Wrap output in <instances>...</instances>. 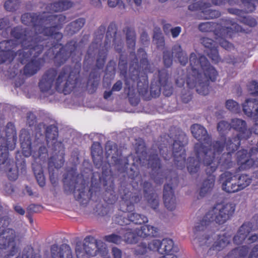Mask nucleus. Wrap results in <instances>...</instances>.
<instances>
[{
    "label": "nucleus",
    "mask_w": 258,
    "mask_h": 258,
    "mask_svg": "<svg viewBox=\"0 0 258 258\" xmlns=\"http://www.w3.org/2000/svg\"><path fill=\"white\" fill-rule=\"evenodd\" d=\"M137 231L138 229H134L132 228H122L119 231V233L122 235L124 242L132 244L137 241Z\"/></svg>",
    "instance_id": "obj_36"
},
{
    "label": "nucleus",
    "mask_w": 258,
    "mask_h": 258,
    "mask_svg": "<svg viewBox=\"0 0 258 258\" xmlns=\"http://www.w3.org/2000/svg\"><path fill=\"white\" fill-rule=\"evenodd\" d=\"M130 56L133 57V58L131 60L130 63L129 69L130 68L131 64L134 60L135 58L136 57L138 59V64H140V61L139 62V59L136 55L135 52L134 51H132L130 53ZM118 69L120 71V75L123 76L124 78V82H125L126 79H128L130 80V83L133 82V80L131 78V74L129 71V78L127 77V57L124 56L122 54H120V57L118 61Z\"/></svg>",
    "instance_id": "obj_27"
},
{
    "label": "nucleus",
    "mask_w": 258,
    "mask_h": 258,
    "mask_svg": "<svg viewBox=\"0 0 258 258\" xmlns=\"http://www.w3.org/2000/svg\"><path fill=\"white\" fill-rule=\"evenodd\" d=\"M161 244L160 254L163 255L164 258H177L174 253L178 251V247L174 245L172 239L164 238L161 241Z\"/></svg>",
    "instance_id": "obj_26"
},
{
    "label": "nucleus",
    "mask_w": 258,
    "mask_h": 258,
    "mask_svg": "<svg viewBox=\"0 0 258 258\" xmlns=\"http://www.w3.org/2000/svg\"><path fill=\"white\" fill-rule=\"evenodd\" d=\"M200 31L204 32H213L219 45L225 50L230 51L234 49L231 43L226 38H232L239 32L247 33L242 27L229 18H222L219 23L207 22L199 25Z\"/></svg>",
    "instance_id": "obj_8"
},
{
    "label": "nucleus",
    "mask_w": 258,
    "mask_h": 258,
    "mask_svg": "<svg viewBox=\"0 0 258 258\" xmlns=\"http://www.w3.org/2000/svg\"><path fill=\"white\" fill-rule=\"evenodd\" d=\"M235 210V206L232 203L217 204L195 226L194 229V234L197 235L198 232L204 231L207 226L212 222H215L218 224L225 223L232 217Z\"/></svg>",
    "instance_id": "obj_12"
},
{
    "label": "nucleus",
    "mask_w": 258,
    "mask_h": 258,
    "mask_svg": "<svg viewBox=\"0 0 258 258\" xmlns=\"http://www.w3.org/2000/svg\"><path fill=\"white\" fill-rule=\"evenodd\" d=\"M27 121L30 126H33L36 122V117L32 112H29L27 113Z\"/></svg>",
    "instance_id": "obj_60"
},
{
    "label": "nucleus",
    "mask_w": 258,
    "mask_h": 258,
    "mask_svg": "<svg viewBox=\"0 0 258 258\" xmlns=\"http://www.w3.org/2000/svg\"><path fill=\"white\" fill-rule=\"evenodd\" d=\"M251 178L248 175L242 174L237 178V184L240 190H241L248 186L251 182Z\"/></svg>",
    "instance_id": "obj_49"
},
{
    "label": "nucleus",
    "mask_w": 258,
    "mask_h": 258,
    "mask_svg": "<svg viewBox=\"0 0 258 258\" xmlns=\"http://www.w3.org/2000/svg\"><path fill=\"white\" fill-rule=\"evenodd\" d=\"M122 82L121 80H118L113 85L112 87V91L114 92H119L122 88Z\"/></svg>",
    "instance_id": "obj_63"
},
{
    "label": "nucleus",
    "mask_w": 258,
    "mask_h": 258,
    "mask_svg": "<svg viewBox=\"0 0 258 258\" xmlns=\"http://www.w3.org/2000/svg\"><path fill=\"white\" fill-rule=\"evenodd\" d=\"M64 154L60 156V158L58 161H56L54 156L51 157L48 163V169L49 174V179L52 184H54L57 181V175L55 174L54 169H58L61 167L64 162Z\"/></svg>",
    "instance_id": "obj_28"
},
{
    "label": "nucleus",
    "mask_w": 258,
    "mask_h": 258,
    "mask_svg": "<svg viewBox=\"0 0 258 258\" xmlns=\"http://www.w3.org/2000/svg\"><path fill=\"white\" fill-rule=\"evenodd\" d=\"M191 132L194 137L199 142L195 144L194 151L196 157H189L187 159L186 167L188 172L191 175L197 173L200 169V162L199 158L202 156L198 154L196 150L197 144L202 145L203 147L202 150L208 151L213 147L212 137L207 132V130L202 125L199 124H194L191 126Z\"/></svg>",
    "instance_id": "obj_11"
},
{
    "label": "nucleus",
    "mask_w": 258,
    "mask_h": 258,
    "mask_svg": "<svg viewBox=\"0 0 258 258\" xmlns=\"http://www.w3.org/2000/svg\"><path fill=\"white\" fill-rule=\"evenodd\" d=\"M173 56L183 66H185L188 62L187 53L182 50L179 44H176L172 47L171 53L169 50L163 51V62L166 68L172 66ZM189 61L191 70L188 72L186 79L187 86L190 89L196 88L197 92L200 95L208 94L210 83L216 81L218 76V71L204 55L198 58L196 54L192 52L190 54Z\"/></svg>",
    "instance_id": "obj_4"
},
{
    "label": "nucleus",
    "mask_w": 258,
    "mask_h": 258,
    "mask_svg": "<svg viewBox=\"0 0 258 258\" xmlns=\"http://www.w3.org/2000/svg\"><path fill=\"white\" fill-rule=\"evenodd\" d=\"M153 41L155 42L158 48H162L165 45L164 38L162 35L161 29L155 27L154 30Z\"/></svg>",
    "instance_id": "obj_44"
},
{
    "label": "nucleus",
    "mask_w": 258,
    "mask_h": 258,
    "mask_svg": "<svg viewBox=\"0 0 258 258\" xmlns=\"http://www.w3.org/2000/svg\"><path fill=\"white\" fill-rule=\"evenodd\" d=\"M236 156L237 162L240 170L248 169L254 164V161L249 158L246 150L238 151L236 153Z\"/></svg>",
    "instance_id": "obj_30"
},
{
    "label": "nucleus",
    "mask_w": 258,
    "mask_h": 258,
    "mask_svg": "<svg viewBox=\"0 0 258 258\" xmlns=\"http://www.w3.org/2000/svg\"><path fill=\"white\" fill-rule=\"evenodd\" d=\"M249 248L242 245L231 250L224 258H244L247 254Z\"/></svg>",
    "instance_id": "obj_40"
},
{
    "label": "nucleus",
    "mask_w": 258,
    "mask_h": 258,
    "mask_svg": "<svg viewBox=\"0 0 258 258\" xmlns=\"http://www.w3.org/2000/svg\"><path fill=\"white\" fill-rule=\"evenodd\" d=\"M231 128L237 131L238 134L236 136H238L244 140L249 139L251 135L252 131L250 129L247 128L246 122L241 119L234 118L231 121Z\"/></svg>",
    "instance_id": "obj_24"
},
{
    "label": "nucleus",
    "mask_w": 258,
    "mask_h": 258,
    "mask_svg": "<svg viewBox=\"0 0 258 258\" xmlns=\"http://www.w3.org/2000/svg\"><path fill=\"white\" fill-rule=\"evenodd\" d=\"M129 178L132 179L130 187H121L120 194L121 200L119 202V210L120 214H116L112 218V223L122 226L135 224H142L148 222V218L141 214L133 212L134 204L139 203L142 199L141 189H138L139 182L141 180L139 170H134L131 168L127 173Z\"/></svg>",
    "instance_id": "obj_5"
},
{
    "label": "nucleus",
    "mask_w": 258,
    "mask_h": 258,
    "mask_svg": "<svg viewBox=\"0 0 258 258\" xmlns=\"http://www.w3.org/2000/svg\"><path fill=\"white\" fill-rule=\"evenodd\" d=\"M14 58V57L8 54L0 51V64L4 63L6 61L12 62Z\"/></svg>",
    "instance_id": "obj_59"
},
{
    "label": "nucleus",
    "mask_w": 258,
    "mask_h": 258,
    "mask_svg": "<svg viewBox=\"0 0 258 258\" xmlns=\"http://www.w3.org/2000/svg\"><path fill=\"white\" fill-rule=\"evenodd\" d=\"M106 30V26L101 25L95 33L94 39L90 45L84 61V65L91 66L93 64L95 52L101 46L102 40Z\"/></svg>",
    "instance_id": "obj_19"
},
{
    "label": "nucleus",
    "mask_w": 258,
    "mask_h": 258,
    "mask_svg": "<svg viewBox=\"0 0 258 258\" xmlns=\"http://www.w3.org/2000/svg\"><path fill=\"white\" fill-rule=\"evenodd\" d=\"M19 137L22 153L25 157H28L32 155L35 159H42L47 156V149L45 146H40L37 152L33 150L30 134L26 129L23 128L21 130Z\"/></svg>",
    "instance_id": "obj_15"
},
{
    "label": "nucleus",
    "mask_w": 258,
    "mask_h": 258,
    "mask_svg": "<svg viewBox=\"0 0 258 258\" xmlns=\"http://www.w3.org/2000/svg\"><path fill=\"white\" fill-rule=\"evenodd\" d=\"M226 107L229 110L235 112H238L240 106L238 103L232 99H229L226 102Z\"/></svg>",
    "instance_id": "obj_55"
},
{
    "label": "nucleus",
    "mask_w": 258,
    "mask_h": 258,
    "mask_svg": "<svg viewBox=\"0 0 258 258\" xmlns=\"http://www.w3.org/2000/svg\"><path fill=\"white\" fill-rule=\"evenodd\" d=\"M45 137L47 142L50 141H55L54 142V147H55V144H59L60 146L63 148L61 142H57V139L58 137V127L54 124H50L45 128Z\"/></svg>",
    "instance_id": "obj_35"
},
{
    "label": "nucleus",
    "mask_w": 258,
    "mask_h": 258,
    "mask_svg": "<svg viewBox=\"0 0 258 258\" xmlns=\"http://www.w3.org/2000/svg\"><path fill=\"white\" fill-rule=\"evenodd\" d=\"M85 19L79 18L67 25L65 28V32L68 35L72 36L78 32L84 26Z\"/></svg>",
    "instance_id": "obj_37"
},
{
    "label": "nucleus",
    "mask_w": 258,
    "mask_h": 258,
    "mask_svg": "<svg viewBox=\"0 0 258 258\" xmlns=\"http://www.w3.org/2000/svg\"><path fill=\"white\" fill-rule=\"evenodd\" d=\"M66 20V17L63 15L49 14L46 12L42 13H27L21 16L22 23L32 27L36 31L32 35V32L27 29L31 37L38 36L45 41L44 48L47 46L48 40L43 38L38 34H42L50 37L51 46L47 51V54L48 55L49 51L52 52V59L54 65L57 67L64 64L71 56L73 58L79 47V43L75 39L68 41L64 45L60 43L63 35L59 31L67 22Z\"/></svg>",
    "instance_id": "obj_2"
},
{
    "label": "nucleus",
    "mask_w": 258,
    "mask_h": 258,
    "mask_svg": "<svg viewBox=\"0 0 258 258\" xmlns=\"http://www.w3.org/2000/svg\"><path fill=\"white\" fill-rule=\"evenodd\" d=\"M118 234L112 233L109 235H105L103 237V239L108 243H114L116 245L121 244L123 241V237L121 234L118 232Z\"/></svg>",
    "instance_id": "obj_48"
},
{
    "label": "nucleus",
    "mask_w": 258,
    "mask_h": 258,
    "mask_svg": "<svg viewBox=\"0 0 258 258\" xmlns=\"http://www.w3.org/2000/svg\"><path fill=\"white\" fill-rule=\"evenodd\" d=\"M99 80L98 75L95 72H91L89 75L87 82L89 93L92 94L95 93L98 88Z\"/></svg>",
    "instance_id": "obj_42"
},
{
    "label": "nucleus",
    "mask_w": 258,
    "mask_h": 258,
    "mask_svg": "<svg viewBox=\"0 0 258 258\" xmlns=\"http://www.w3.org/2000/svg\"><path fill=\"white\" fill-rule=\"evenodd\" d=\"M158 233L157 228L149 225L142 226L140 229H138V236L146 238L147 237H155Z\"/></svg>",
    "instance_id": "obj_39"
},
{
    "label": "nucleus",
    "mask_w": 258,
    "mask_h": 258,
    "mask_svg": "<svg viewBox=\"0 0 258 258\" xmlns=\"http://www.w3.org/2000/svg\"><path fill=\"white\" fill-rule=\"evenodd\" d=\"M69 177L68 173L63 175L62 181L64 191L67 194L73 193L76 200L82 205L87 204L94 196L98 195L100 191L99 186H94L92 183L87 192L85 180L79 174L77 176L72 174L69 179Z\"/></svg>",
    "instance_id": "obj_9"
},
{
    "label": "nucleus",
    "mask_w": 258,
    "mask_h": 258,
    "mask_svg": "<svg viewBox=\"0 0 258 258\" xmlns=\"http://www.w3.org/2000/svg\"><path fill=\"white\" fill-rule=\"evenodd\" d=\"M123 31L125 33L128 47L134 50L136 45V32L134 29L131 27L126 26L123 28Z\"/></svg>",
    "instance_id": "obj_41"
},
{
    "label": "nucleus",
    "mask_w": 258,
    "mask_h": 258,
    "mask_svg": "<svg viewBox=\"0 0 258 258\" xmlns=\"http://www.w3.org/2000/svg\"><path fill=\"white\" fill-rule=\"evenodd\" d=\"M248 89L250 94L258 96V83L256 81H251L249 83Z\"/></svg>",
    "instance_id": "obj_57"
},
{
    "label": "nucleus",
    "mask_w": 258,
    "mask_h": 258,
    "mask_svg": "<svg viewBox=\"0 0 258 258\" xmlns=\"http://www.w3.org/2000/svg\"><path fill=\"white\" fill-rule=\"evenodd\" d=\"M38 170L33 168L34 174L37 180V183L40 187H43L45 185V179L43 172L41 167Z\"/></svg>",
    "instance_id": "obj_50"
},
{
    "label": "nucleus",
    "mask_w": 258,
    "mask_h": 258,
    "mask_svg": "<svg viewBox=\"0 0 258 258\" xmlns=\"http://www.w3.org/2000/svg\"><path fill=\"white\" fill-rule=\"evenodd\" d=\"M220 180L222 183V189L228 193H234L240 191L236 180V176L232 173L225 171L221 174Z\"/></svg>",
    "instance_id": "obj_21"
},
{
    "label": "nucleus",
    "mask_w": 258,
    "mask_h": 258,
    "mask_svg": "<svg viewBox=\"0 0 258 258\" xmlns=\"http://www.w3.org/2000/svg\"><path fill=\"white\" fill-rule=\"evenodd\" d=\"M130 72L133 82L130 83V80L126 79L124 91L127 93L130 104L135 106L139 103V99L134 95L135 86L136 84L137 85V81L140 79V67L136 57L131 64Z\"/></svg>",
    "instance_id": "obj_17"
},
{
    "label": "nucleus",
    "mask_w": 258,
    "mask_h": 258,
    "mask_svg": "<svg viewBox=\"0 0 258 258\" xmlns=\"http://www.w3.org/2000/svg\"><path fill=\"white\" fill-rule=\"evenodd\" d=\"M229 242L230 240L228 236L225 235H219L217 241L214 242L210 249L213 250L220 251Z\"/></svg>",
    "instance_id": "obj_43"
},
{
    "label": "nucleus",
    "mask_w": 258,
    "mask_h": 258,
    "mask_svg": "<svg viewBox=\"0 0 258 258\" xmlns=\"http://www.w3.org/2000/svg\"><path fill=\"white\" fill-rule=\"evenodd\" d=\"M6 137H0V163L7 160L9 150H13L17 141V133L14 123L9 122L5 128Z\"/></svg>",
    "instance_id": "obj_14"
},
{
    "label": "nucleus",
    "mask_w": 258,
    "mask_h": 258,
    "mask_svg": "<svg viewBox=\"0 0 258 258\" xmlns=\"http://www.w3.org/2000/svg\"><path fill=\"white\" fill-rule=\"evenodd\" d=\"M148 251L147 244L145 242H141L135 248V254L136 255H143Z\"/></svg>",
    "instance_id": "obj_56"
},
{
    "label": "nucleus",
    "mask_w": 258,
    "mask_h": 258,
    "mask_svg": "<svg viewBox=\"0 0 258 258\" xmlns=\"http://www.w3.org/2000/svg\"><path fill=\"white\" fill-rule=\"evenodd\" d=\"M169 139L166 141L169 143L161 144L158 150L151 148L147 152V148L144 142L137 143L135 146L137 157L134 160L141 165L146 164L147 167L151 169V178L157 184H161L164 178L168 180V183L164 186L163 198L165 206L170 211L176 208V198L174 195V189L179 183L178 177L172 171H169L168 174L165 177L162 169L161 160L159 155L164 160L167 161L173 157V162L177 168L182 169L185 167L186 153L184 143L187 141L186 135L182 132L175 130L170 131L168 135Z\"/></svg>",
    "instance_id": "obj_1"
},
{
    "label": "nucleus",
    "mask_w": 258,
    "mask_h": 258,
    "mask_svg": "<svg viewBox=\"0 0 258 258\" xmlns=\"http://www.w3.org/2000/svg\"><path fill=\"white\" fill-rule=\"evenodd\" d=\"M241 2L243 6L244 14L251 13L255 10L256 6L251 0H241Z\"/></svg>",
    "instance_id": "obj_52"
},
{
    "label": "nucleus",
    "mask_w": 258,
    "mask_h": 258,
    "mask_svg": "<svg viewBox=\"0 0 258 258\" xmlns=\"http://www.w3.org/2000/svg\"><path fill=\"white\" fill-rule=\"evenodd\" d=\"M210 3L203 1H199L189 5L188 9L191 12H200L201 13V19H213L219 18L221 13L217 10L211 9Z\"/></svg>",
    "instance_id": "obj_20"
},
{
    "label": "nucleus",
    "mask_w": 258,
    "mask_h": 258,
    "mask_svg": "<svg viewBox=\"0 0 258 258\" xmlns=\"http://www.w3.org/2000/svg\"><path fill=\"white\" fill-rule=\"evenodd\" d=\"M117 25L114 22H111L107 28L103 48L108 51L112 42L115 51L121 53L123 47V41L121 35L117 34Z\"/></svg>",
    "instance_id": "obj_18"
},
{
    "label": "nucleus",
    "mask_w": 258,
    "mask_h": 258,
    "mask_svg": "<svg viewBox=\"0 0 258 258\" xmlns=\"http://www.w3.org/2000/svg\"><path fill=\"white\" fill-rule=\"evenodd\" d=\"M112 253L113 258H121L122 251L119 248L114 247L112 248Z\"/></svg>",
    "instance_id": "obj_64"
},
{
    "label": "nucleus",
    "mask_w": 258,
    "mask_h": 258,
    "mask_svg": "<svg viewBox=\"0 0 258 258\" xmlns=\"http://www.w3.org/2000/svg\"><path fill=\"white\" fill-rule=\"evenodd\" d=\"M161 241L159 240H153L148 243V250L157 251L159 253H160V249H161Z\"/></svg>",
    "instance_id": "obj_54"
},
{
    "label": "nucleus",
    "mask_w": 258,
    "mask_h": 258,
    "mask_svg": "<svg viewBox=\"0 0 258 258\" xmlns=\"http://www.w3.org/2000/svg\"><path fill=\"white\" fill-rule=\"evenodd\" d=\"M12 37L16 40H7L0 42V51L15 57L18 55L19 61L24 64L31 60L24 67V75L31 77L36 74L45 62L46 52L43 57L38 56L44 50L45 41L40 37H31L27 29L17 26L11 31Z\"/></svg>",
    "instance_id": "obj_3"
},
{
    "label": "nucleus",
    "mask_w": 258,
    "mask_h": 258,
    "mask_svg": "<svg viewBox=\"0 0 258 258\" xmlns=\"http://www.w3.org/2000/svg\"><path fill=\"white\" fill-rule=\"evenodd\" d=\"M108 168H105V166L102 167V175L99 177L100 182H103V186L105 188L103 195L104 201L106 205L98 204L96 206V212L101 216L110 215L114 211L113 204L117 200L118 197L114 191V183L113 180V176L110 168V164H108Z\"/></svg>",
    "instance_id": "obj_13"
},
{
    "label": "nucleus",
    "mask_w": 258,
    "mask_h": 258,
    "mask_svg": "<svg viewBox=\"0 0 258 258\" xmlns=\"http://www.w3.org/2000/svg\"><path fill=\"white\" fill-rule=\"evenodd\" d=\"M138 55L140 58V79L137 81V89L139 94L145 100H150L152 98L158 97L161 92L162 86L159 83V79L153 81L150 87V95L148 93V80L147 73H152L151 64L147 57V54L144 49L140 48L138 50Z\"/></svg>",
    "instance_id": "obj_10"
},
{
    "label": "nucleus",
    "mask_w": 258,
    "mask_h": 258,
    "mask_svg": "<svg viewBox=\"0 0 258 258\" xmlns=\"http://www.w3.org/2000/svg\"><path fill=\"white\" fill-rule=\"evenodd\" d=\"M144 197L147 199L151 207L156 210L159 206V200L157 194L154 192L152 184L148 181H145L142 184Z\"/></svg>",
    "instance_id": "obj_23"
},
{
    "label": "nucleus",
    "mask_w": 258,
    "mask_h": 258,
    "mask_svg": "<svg viewBox=\"0 0 258 258\" xmlns=\"http://www.w3.org/2000/svg\"><path fill=\"white\" fill-rule=\"evenodd\" d=\"M248 258H258V244L255 245L252 247Z\"/></svg>",
    "instance_id": "obj_62"
},
{
    "label": "nucleus",
    "mask_w": 258,
    "mask_h": 258,
    "mask_svg": "<svg viewBox=\"0 0 258 258\" xmlns=\"http://www.w3.org/2000/svg\"><path fill=\"white\" fill-rule=\"evenodd\" d=\"M38 257L39 254L35 252L33 247L31 245H28L24 248L21 255H19L16 258H37Z\"/></svg>",
    "instance_id": "obj_46"
},
{
    "label": "nucleus",
    "mask_w": 258,
    "mask_h": 258,
    "mask_svg": "<svg viewBox=\"0 0 258 258\" xmlns=\"http://www.w3.org/2000/svg\"><path fill=\"white\" fill-rule=\"evenodd\" d=\"M108 6L110 8H114L116 6H119L124 9L125 6L121 0H107Z\"/></svg>",
    "instance_id": "obj_58"
},
{
    "label": "nucleus",
    "mask_w": 258,
    "mask_h": 258,
    "mask_svg": "<svg viewBox=\"0 0 258 258\" xmlns=\"http://www.w3.org/2000/svg\"><path fill=\"white\" fill-rule=\"evenodd\" d=\"M159 83L162 86L163 94L166 97L172 94L173 88L168 82V73L165 69L158 71Z\"/></svg>",
    "instance_id": "obj_31"
},
{
    "label": "nucleus",
    "mask_w": 258,
    "mask_h": 258,
    "mask_svg": "<svg viewBox=\"0 0 258 258\" xmlns=\"http://www.w3.org/2000/svg\"><path fill=\"white\" fill-rule=\"evenodd\" d=\"M91 155L94 164L97 168L102 165V149L99 142H94L91 146Z\"/></svg>",
    "instance_id": "obj_38"
},
{
    "label": "nucleus",
    "mask_w": 258,
    "mask_h": 258,
    "mask_svg": "<svg viewBox=\"0 0 258 258\" xmlns=\"http://www.w3.org/2000/svg\"><path fill=\"white\" fill-rule=\"evenodd\" d=\"M75 251L78 258H91L96 256L100 251L98 241L92 236H87L83 243H76Z\"/></svg>",
    "instance_id": "obj_16"
},
{
    "label": "nucleus",
    "mask_w": 258,
    "mask_h": 258,
    "mask_svg": "<svg viewBox=\"0 0 258 258\" xmlns=\"http://www.w3.org/2000/svg\"><path fill=\"white\" fill-rule=\"evenodd\" d=\"M201 43L206 48L205 52L212 62L215 63H218L221 58L215 42L212 39L203 37L201 39Z\"/></svg>",
    "instance_id": "obj_22"
},
{
    "label": "nucleus",
    "mask_w": 258,
    "mask_h": 258,
    "mask_svg": "<svg viewBox=\"0 0 258 258\" xmlns=\"http://www.w3.org/2000/svg\"><path fill=\"white\" fill-rule=\"evenodd\" d=\"M243 111L248 117L253 118L255 121L258 119V100L247 99L242 105Z\"/></svg>",
    "instance_id": "obj_29"
},
{
    "label": "nucleus",
    "mask_w": 258,
    "mask_h": 258,
    "mask_svg": "<svg viewBox=\"0 0 258 258\" xmlns=\"http://www.w3.org/2000/svg\"><path fill=\"white\" fill-rule=\"evenodd\" d=\"M221 137L222 141H220L224 143V146L226 145L228 153H231L232 154L239 149L241 141L244 140V139L236 136L231 138H229L226 141L225 136H222Z\"/></svg>",
    "instance_id": "obj_34"
},
{
    "label": "nucleus",
    "mask_w": 258,
    "mask_h": 258,
    "mask_svg": "<svg viewBox=\"0 0 258 258\" xmlns=\"http://www.w3.org/2000/svg\"><path fill=\"white\" fill-rule=\"evenodd\" d=\"M227 11L229 13L236 15L238 17L237 20L245 25L253 27L257 24V22L254 18L250 16H244V12L242 10L236 8H229Z\"/></svg>",
    "instance_id": "obj_33"
},
{
    "label": "nucleus",
    "mask_w": 258,
    "mask_h": 258,
    "mask_svg": "<svg viewBox=\"0 0 258 258\" xmlns=\"http://www.w3.org/2000/svg\"><path fill=\"white\" fill-rule=\"evenodd\" d=\"M20 2L18 0H8L5 4V9L9 12H13L18 9Z\"/></svg>",
    "instance_id": "obj_51"
},
{
    "label": "nucleus",
    "mask_w": 258,
    "mask_h": 258,
    "mask_svg": "<svg viewBox=\"0 0 258 258\" xmlns=\"http://www.w3.org/2000/svg\"><path fill=\"white\" fill-rule=\"evenodd\" d=\"M50 253L52 258H73L71 247L67 244L59 246L56 244L52 245Z\"/></svg>",
    "instance_id": "obj_25"
},
{
    "label": "nucleus",
    "mask_w": 258,
    "mask_h": 258,
    "mask_svg": "<svg viewBox=\"0 0 258 258\" xmlns=\"http://www.w3.org/2000/svg\"><path fill=\"white\" fill-rule=\"evenodd\" d=\"M224 148V143L219 141H214L213 147L208 151L202 150L203 147L201 144H197L196 150L198 154L202 156L200 160V165L201 161L206 166L205 169L208 177L205 179L200 188L199 195L202 198L211 192L214 187L215 176L212 174L216 169L219 167L221 170L229 169L233 167L234 162L232 161L231 153H224L220 157L219 156L222 152Z\"/></svg>",
    "instance_id": "obj_6"
},
{
    "label": "nucleus",
    "mask_w": 258,
    "mask_h": 258,
    "mask_svg": "<svg viewBox=\"0 0 258 258\" xmlns=\"http://www.w3.org/2000/svg\"><path fill=\"white\" fill-rule=\"evenodd\" d=\"M217 131L220 134H224L231 128V123L222 120L217 124Z\"/></svg>",
    "instance_id": "obj_53"
},
{
    "label": "nucleus",
    "mask_w": 258,
    "mask_h": 258,
    "mask_svg": "<svg viewBox=\"0 0 258 258\" xmlns=\"http://www.w3.org/2000/svg\"><path fill=\"white\" fill-rule=\"evenodd\" d=\"M107 52L108 51L106 49H105L103 47L102 49H100L99 50L95 64V67L97 69L100 70L103 68L106 62Z\"/></svg>",
    "instance_id": "obj_45"
},
{
    "label": "nucleus",
    "mask_w": 258,
    "mask_h": 258,
    "mask_svg": "<svg viewBox=\"0 0 258 258\" xmlns=\"http://www.w3.org/2000/svg\"><path fill=\"white\" fill-rule=\"evenodd\" d=\"M105 150L107 157L112 155L111 158H114V155H117L118 154V147L116 143L107 141L105 146Z\"/></svg>",
    "instance_id": "obj_47"
},
{
    "label": "nucleus",
    "mask_w": 258,
    "mask_h": 258,
    "mask_svg": "<svg viewBox=\"0 0 258 258\" xmlns=\"http://www.w3.org/2000/svg\"><path fill=\"white\" fill-rule=\"evenodd\" d=\"M253 226L249 222H244L239 228L236 234L234 236L233 241L237 245L242 244L249 234L252 231Z\"/></svg>",
    "instance_id": "obj_32"
},
{
    "label": "nucleus",
    "mask_w": 258,
    "mask_h": 258,
    "mask_svg": "<svg viewBox=\"0 0 258 258\" xmlns=\"http://www.w3.org/2000/svg\"><path fill=\"white\" fill-rule=\"evenodd\" d=\"M81 58L73 68L64 66L58 73L54 68L47 70L38 83V87L42 93L48 92L54 85L55 90L64 95L70 94L76 87L81 69Z\"/></svg>",
    "instance_id": "obj_7"
},
{
    "label": "nucleus",
    "mask_w": 258,
    "mask_h": 258,
    "mask_svg": "<svg viewBox=\"0 0 258 258\" xmlns=\"http://www.w3.org/2000/svg\"><path fill=\"white\" fill-rule=\"evenodd\" d=\"M224 61L228 63H231L233 65H235L237 63H239L242 61V59L240 58H235L230 55H228L225 57Z\"/></svg>",
    "instance_id": "obj_61"
}]
</instances>
